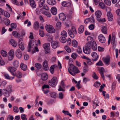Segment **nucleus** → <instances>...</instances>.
<instances>
[{
	"instance_id": "412c9836",
	"label": "nucleus",
	"mask_w": 120,
	"mask_h": 120,
	"mask_svg": "<svg viewBox=\"0 0 120 120\" xmlns=\"http://www.w3.org/2000/svg\"><path fill=\"white\" fill-rule=\"evenodd\" d=\"M95 14L97 19L100 18L102 15V13L100 11L98 10L95 12Z\"/></svg>"
},
{
	"instance_id": "37998d69",
	"label": "nucleus",
	"mask_w": 120,
	"mask_h": 120,
	"mask_svg": "<svg viewBox=\"0 0 120 120\" xmlns=\"http://www.w3.org/2000/svg\"><path fill=\"white\" fill-rule=\"evenodd\" d=\"M86 39L87 41L89 42H91L93 41V38L92 37L89 36L87 37Z\"/></svg>"
},
{
	"instance_id": "bb28decb",
	"label": "nucleus",
	"mask_w": 120,
	"mask_h": 120,
	"mask_svg": "<svg viewBox=\"0 0 120 120\" xmlns=\"http://www.w3.org/2000/svg\"><path fill=\"white\" fill-rule=\"evenodd\" d=\"M84 26L83 25L81 26L78 29V32L79 33H82L84 30Z\"/></svg>"
},
{
	"instance_id": "0eeeda50",
	"label": "nucleus",
	"mask_w": 120,
	"mask_h": 120,
	"mask_svg": "<svg viewBox=\"0 0 120 120\" xmlns=\"http://www.w3.org/2000/svg\"><path fill=\"white\" fill-rule=\"evenodd\" d=\"M14 51L13 50H11L10 51L8 56L9 60L11 61L12 60L14 57Z\"/></svg>"
},
{
	"instance_id": "20e7f679",
	"label": "nucleus",
	"mask_w": 120,
	"mask_h": 120,
	"mask_svg": "<svg viewBox=\"0 0 120 120\" xmlns=\"http://www.w3.org/2000/svg\"><path fill=\"white\" fill-rule=\"evenodd\" d=\"M45 27L47 31L49 33H52L55 32V29L52 25H46Z\"/></svg>"
},
{
	"instance_id": "6e6552de",
	"label": "nucleus",
	"mask_w": 120,
	"mask_h": 120,
	"mask_svg": "<svg viewBox=\"0 0 120 120\" xmlns=\"http://www.w3.org/2000/svg\"><path fill=\"white\" fill-rule=\"evenodd\" d=\"M18 44L19 48L22 50L24 49V47L23 45V42L22 39H20L18 41Z\"/></svg>"
},
{
	"instance_id": "2f4dec72",
	"label": "nucleus",
	"mask_w": 120,
	"mask_h": 120,
	"mask_svg": "<svg viewBox=\"0 0 120 120\" xmlns=\"http://www.w3.org/2000/svg\"><path fill=\"white\" fill-rule=\"evenodd\" d=\"M92 42H88L86 44L85 47L90 49L92 48Z\"/></svg>"
},
{
	"instance_id": "4468645a",
	"label": "nucleus",
	"mask_w": 120,
	"mask_h": 120,
	"mask_svg": "<svg viewBox=\"0 0 120 120\" xmlns=\"http://www.w3.org/2000/svg\"><path fill=\"white\" fill-rule=\"evenodd\" d=\"M48 74L46 73H43L41 76V79L43 81H45L48 78Z\"/></svg>"
},
{
	"instance_id": "ea45409f",
	"label": "nucleus",
	"mask_w": 120,
	"mask_h": 120,
	"mask_svg": "<svg viewBox=\"0 0 120 120\" xmlns=\"http://www.w3.org/2000/svg\"><path fill=\"white\" fill-rule=\"evenodd\" d=\"M62 112L64 114H66L68 115H69L70 117L72 116V115L68 111H66L64 110H63Z\"/></svg>"
},
{
	"instance_id": "dca6fc26",
	"label": "nucleus",
	"mask_w": 120,
	"mask_h": 120,
	"mask_svg": "<svg viewBox=\"0 0 120 120\" xmlns=\"http://www.w3.org/2000/svg\"><path fill=\"white\" fill-rule=\"evenodd\" d=\"M91 55L93 58V60L94 61L97 60L98 58V56L97 55V53L95 52H93L91 54Z\"/></svg>"
},
{
	"instance_id": "603ef678",
	"label": "nucleus",
	"mask_w": 120,
	"mask_h": 120,
	"mask_svg": "<svg viewBox=\"0 0 120 120\" xmlns=\"http://www.w3.org/2000/svg\"><path fill=\"white\" fill-rule=\"evenodd\" d=\"M90 80L88 78L85 77L84 78L83 80V81L84 83L86 84L87 82L89 81Z\"/></svg>"
},
{
	"instance_id": "6e6d98bb",
	"label": "nucleus",
	"mask_w": 120,
	"mask_h": 120,
	"mask_svg": "<svg viewBox=\"0 0 120 120\" xmlns=\"http://www.w3.org/2000/svg\"><path fill=\"white\" fill-rule=\"evenodd\" d=\"M4 15V16L6 17L9 18L10 16V14L7 11H5Z\"/></svg>"
},
{
	"instance_id": "bf43d9fd",
	"label": "nucleus",
	"mask_w": 120,
	"mask_h": 120,
	"mask_svg": "<svg viewBox=\"0 0 120 120\" xmlns=\"http://www.w3.org/2000/svg\"><path fill=\"white\" fill-rule=\"evenodd\" d=\"M39 34L41 37H43L45 35V33L42 30H40Z\"/></svg>"
},
{
	"instance_id": "f257e3e1",
	"label": "nucleus",
	"mask_w": 120,
	"mask_h": 120,
	"mask_svg": "<svg viewBox=\"0 0 120 120\" xmlns=\"http://www.w3.org/2000/svg\"><path fill=\"white\" fill-rule=\"evenodd\" d=\"M68 70L69 73L73 76L75 75L77 73L80 72L78 68L72 64H70V67L68 68Z\"/></svg>"
},
{
	"instance_id": "a878e982",
	"label": "nucleus",
	"mask_w": 120,
	"mask_h": 120,
	"mask_svg": "<svg viewBox=\"0 0 120 120\" xmlns=\"http://www.w3.org/2000/svg\"><path fill=\"white\" fill-rule=\"evenodd\" d=\"M27 66L23 63H21L20 65V68L23 71H25L26 70Z\"/></svg>"
},
{
	"instance_id": "8fccbe9b",
	"label": "nucleus",
	"mask_w": 120,
	"mask_h": 120,
	"mask_svg": "<svg viewBox=\"0 0 120 120\" xmlns=\"http://www.w3.org/2000/svg\"><path fill=\"white\" fill-rule=\"evenodd\" d=\"M89 70L88 69L86 66V67H84L83 70V72L84 73H86Z\"/></svg>"
},
{
	"instance_id": "69168bd1",
	"label": "nucleus",
	"mask_w": 120,
	"mask_h": 120,
	"mask_svg": "<svg viewBox=\"0 0 120 120\" xmlns=\"http://www.w3.org/2000/svg\"><path fill=\"white\" fill-rule=\"evenodd\" d=\"M92 76L94 79H97L98 78V77L94 72V74L92 75Z\"/></svg>"
},
{
	"instance_id": "a211bd4d",
	"label": "nucleus",
	"mask_w": 120,
	"mask_h": 120,
	"mask_svg": "<svg viewBox=\"0 0 120 120\" xmlns=\"http://www.w3.org/2000/svg\"><path fill=\"white\" fill-rule=\"evenodd\" d=\"M108 19L109 21H111L113 18V15L110 12H108L107 13Z\"/></svg>"
},
{
	"instance_id": "4d7b16f0",
	"label": "nucleus",
	"mask_w": 120,
	"mask_h": 120,
	"mask_svg": "<svg viewBox=\"0 0 120 120\" xmlns=\"http://www.w3.org/2000/svg\"><path fill=\"white\" fill-rule=\"evenodd\" d=\"M77 56V55L76 53H73L71 55V57L74 59H75Z\"/></svg>"
},
{
	"instance_id": "473e14b6",
	"label": "nucleus",
	"mask_w": 120,
	"mask_h": 120,
	"mask_svg": "<svg viewBox=\"0 0 120 120\" xmlns=\"http://www.w3.org/2000/svg\"><path fill=\"white\" fill-rule=\"evenodd\" d=\"M34 28L36 30L38 29L39 27V22L38 21L35 22L34 25Z\"/></svg>"
},
{
	"instance_id": "5701e85b",
	"label": "nucleus",
	"mask_w": 120,
	"mask_h": 120,
	"mask_svg": "<svg viewBox=\"0 0 120 120\" xmlns=\"http://www.w3.org/2000/svg\"><path fill=\"white\" fill-rule=\"evenodd\" d=\"M90 49L85 47L83 48V52L86 54H89L90 52Z\"/></svg>"
},
{
	"instance_id": "79ce46f5",
	"label": "nucleus",
	"mask_w": 120,
	"mask_h": 120,
	"mask_svg": "<svg viewBox=\"0 0 120 120\" xmlns=\"http://www.w3.org/2000/svg\"><path fill=\"white\" fill-rule=\"evenodd\" d=\"M105 3L107 5L109 6L111 4L110 0H104Z\"/></svg>"
},
{
	"instance_id": "aec40b11",
	"label": "nucleus",
	"mask_w": 120,
	"mask_h": 120,
	"mask_svg": "<svg viewBox=\"0 0 120 120\" xmlns=\"http://www.w3.org/2000/svg\"><path fill=\"white\" fill-rule=\"evenodd\" d=\"M59 18L62 20H64L66 18V16L63 13L60 14L59 15Z\"/></svg>"
},
{
	"instance_id": "4be33fe9",
	"label": "nucleus",
	"mask_w": 120,
	"mask_h": 120,
	"mask_svg": "<svg viewBox=\"0 0 120 120\" xmlns=\"http://www.w3.org/2000/svg\"><path fill=\"white\" fill-rule=\"evenodd\" d=\"M110 60V57L109 56L106 57L103 59L104 62L106 64L109 65V61Z\"/></svg>"
},
{
	"instance_id": "49530a36",
	"label": "nucleus",
	"mask_w": 120,
	"mask_h": 120,
	"mask_svg": "<svg viewBox=\"0 0 120 120\" xmlns=\"http://www.w3.org/2000/svg\"><path fill=\"white\" fill-rule=\"evenodd\" d=\"M56 27L58 28H60L61 26V23L60 22H57L56 24Z\"/></svg>"
},
{
	"instance_id": "9d476101",
	"label": "nucleus",
	"mask_w": 120,
	"mask_h": 120,
	"mask_svg": "<svg viewBox=\"0 0 120 120\" xmlns=\"http://www.w3.org/2000/svg\"><path fill=\"white\" fill-rule=\"evenodd\" d=\"M43 68L44 70L47 71L49 69L48 61L46 60L44 61L43 63Z\"/></svg>"
},
{
	"instance_id": "393cba45",
	"label": "nucleus",
	"mask_w": 120,
	"mask_h": 120,
	"mask_svg": "<svg viewBox=\"0 0 120 120\" xmlns=\"http://www.w3.org/2000/svg\"><path fill=\"white\" fill-rule=\"evenodd\" d=\"M48 2L49 5H55L56 3L55 0H48Z\"/></svg>"
},
{
	"instance_id": "e433bc0d",
	"label": "nucleus",
	"mask_w": 120,
	"mask_h": 120,
	"mask_svg": "<svg viewBox=\"0 0 120 120\" xmlns=\"http://www.w3.org/2000/svg\"><path fill=\"white\" fill-rule=\"evenodd\" d=\"M50 96L53 98H55L57 96L56 94L54 92H52L50 93Z\"/></svg>"
},
{
	"instance_id": "2eb2a0df",
	"label": "nucleus",
	"mask_w": 120,
	"mask_h": 120,
	"mask_svg": "<svg viewBox=\"0 0 120 120\" xmlns=\"http://www.w3.org/2000/svg\"><path fill=\"white\" fill-rule=\"evenodd\" d=\"M16 56L19 58H20L22 56L21 53L19 49H17L15 52Z\"/></svg>"
},
{
	"instance_id": "de8ad7c7",
	"label": "nucleus",
	"mask_w": 120,
	"mask_h": 120,
	"mask_svg": "<svg viewBox=\"0 0 120 120\" xmlns=\"http://www.w3.org/2000/svg\"><path fill=\"white\" fill-rule=\"evenodd\" d=\"M4 75L5 78L9 79H11V77L9 76V75L7 73H4Z\"/></svg>"
},
{
	"instance_id": "9b49d317",
	"label": "nucleus",
	"mask_w": 120,
	"mask_h": 120,
	"mask_svg": "<svg viewBox=\"0 0 120 120\" xmlns=\"http://www.w3.org/2000/svg\"><path fill=\"white\" fill-rule=\"evenodd\" d=\"M99 72L100 74L101 77L102 78L103 80H105V78L104 77L103 72H104L105 70L104 68L103 67H101L99 68Z\"/></svg>"
},
{
	"instance_id": "a18cd8bd",
	"label": "nucleus",
	"mask_w": 120,
	"mask_h": 120,
	"mask_svg": "<svg viewBox=\"0 0 120 120\" xmlns=\"http://www.w3.org/2000/svg\"><path fill=\"white\" fill-rule=\"evenodd\" d=\"M97 19L99 22H105L106 21L105 19V18H98Z\"/></svg>"
},
{
	"instance_id": "13d9d810",
	"label": "nucleus",
	"mask_w": 120,
	"mask_h": 120,
	"mask_svg": "<svg viewBox=\"0 0 120 120\" xmlns=\"http://www.w3.org/2000/svg\"><path fill=\"white\" fill-rule=\"evenodd\" d=\"M77 52L79 54H81L82 53L81 49L79 47H78L77 50Z\"/></svg>"
},
{
	"instance_id": "72a5a7b5",
	"label": "nucleus",
	"mask_w": 120,
	"mask_h": 120,
	"mask_svg": "<svg viewBox=\"0 0 120 120\" xmlns=\"http://www.w3.org/2000/svg\"><path fill=\"white\" fill-rule=\"evenodd\" d=\"M107 28L106 27L103 26L102 27L101 31L103 33L106 34L107 33Z\"/></svg>"
},
{
	"instance_id": "0e129e2a",
	"label": "nucleus",
	"mask_w": 120,
	"mask_h": 120,
	"mask_svg": "<svg viewBox=\"0 0 120 120\" xmlns=\"http://www.w3.org/2000/svg\"><path fill=\"white\" fill-rule=\"evenodd\" d=\"M59 98L61 99H62L63 98V94L62 93L60 92L59 94Z\"/></svg>"
},
{
	"instance_id": "5fc2aeb1",
	"label": "nucleus",
	"mask_w": 120,
	"mask_h": 120,
	"mask_svg": "<svg viewBox=\"0 0 120 120\" xmlns=\"http://www.w3.org/2000/svg\"><path fill=\"white\" fill-rule=\"evenodd\" d=\"M16 77L19 78H21L22 77V73L19 72H18L16 74Z\"/></svg>"
},
{
	"instance_id": "c9c22d12",
	"label": "nucleus",
	"mask_w": 120,
	"mask_h": 120,
	"mask_svg": "<svg viewBox=\"0 0 120 120\" xmlns=\"http://www.w3.org/2000/svg\"><path fill=\"white\" fill-rule=\"evenodd\" d=\"M72 44L73 46L76 48L77 47L78 45V42L75 40H73L72 41Z\"/></svg>"
},
{
	"instance_id": "a19ab883",
	"label": "nucleus",
	"mask_w": 120,
	"mask_h": 120,
	"mask_svg": "<svg viewBox=\"0 0 120 120\" xmlns=\"http://www.w3.org/2000/svg\"><path fill=\"white\" fill-rule=\"evenodd\" d=\"M5 64V63L2 59L1 56L0 55V65L1 66L4 65Z\"/></svg>"
},
{
	"instance_id": "cd10ccee",
	"label": "nucleus",
	"mask_w": 120,
	"mask_h": 120,
	"mask_svg": "<svg viewBox=\"0 0 120 120\" xmlns=\"http://www.w3.org/2000/svg\"><path fill=\"white\" fill-rule=\"evenodd\" d=\"M12 86L10 85L8 86L7 87L6 89L4 90H5L6 91H8L9 92L11 93L12 92Z\"/></svg>"
},
{
	"instance_id": "f8f14e48",
	"label": "nucleus",
	"mask_w": 120,
	"mask_h": 120,
	"mask_svg": "<svg viewBox=\"0 0 120 120\" xmlns=\"http://www.w3.org/2000/svg\"><path fill=\"white\" fill-rule=\"evenodd\" d=\"M50 44L49 43H46L43 45V46L45 49L48 52H49L50 50L49 48Z\"/></svg>"
},
{
	"instance_id": "f3484780",
	"label": "nucleus",
	"mask_w": 120,
	"mask_h": 120,
	"mask_svg": "<svg viewBox=\"0 0 120 120\" xmlns=\"http://www.w3.org/2000/svg\"><path fill=\"white\" fill-rule=\"evenodd\" d=\"M8 69L9 71L14 76L16 75V74L14 72L16 71L15 69V68L14 69H13L12 67H8Z\"/></svg>"
},
{
	"instance_id": "c03bdc74",
	"label": "nucleus",
	"mask_w": 120,
	"mask_h": 120,
	"mask_svg": "<svg viewBox=\"0 0 120 120\" xmlns=\"http://www.w3.org/2000/svg\"><path fill=\"white\" fill-rule=\"evenodd\" d=\"M4 90L5 91L4 94V96L7 97H9L10 96V94L11 93L9 92H8V91H6L5 90Z\"/></svg>"
},
{
	"instance_id": "7ed1b4c3",
	"label": "nucleus",
	"mask_w": 120,
	"mask_h": 120,
	"mask_svg": "<svg viewBox=\"0 0 120 120\" xmlns=\"http://www.w3.org/2000/svg\"><path fill=\"white\" fill-rule=\"evenodd\" d=\"M58 79L57 77H54L48 82V84L54 87L55 86L58 82Z\"/></svg>"
},
{
	"instance_id": "58836bf2",
	"label": "nucleus",
	"mask_w": 120,
	"mask_h": 120,
	"mask_svg": "<svg viewBox=\"0 0 120 120\" xmlns=\"http://www.w3.org/2000/svg\"><path fill=\"white\" fill-rule=\"evenodd\" d=\"M1 53L3 56L4 57L7 56V53L5 51L3 50H1Z\"/></svg>"
},
{
	"instance_id": "052dcab7",
	"label": "nucleus",
	"mask_w": 120,
	"mask_h": 120,
	"mask_svg": "<svg viewBox=\"0 0 120 120\" xmlns=\"http://www.w3.org/2000/svg\"><path fill=\"white\" fill-rule=\"evenodd\" d=\"M65 49L68 53L70 52L71 50L70 48L68 46H66L65 47Z\"/></svg>"
},
{
	"instance_id": "09e8293b",
	"label": "nucleus",
	"mask_w": 120,
	"mask_h": 120,
	"mask_svg": "<svg viewBox=\"0 0 120 120\" xmlns=\"http://www.w3.org/2000/svg\"><path fill=\"white\" fill-rule=\"evenodd\" d=\"M99 5L100 7V8L103 9L105 8V5L104 3L102 2H100L99 4Z\"/></svg>"
},
{
	"instance_id": "864d4df0",
	"label": "nucleus",
	"mask_w": 120,
	"mask_h": 120,
	"mask_svg": "<svg viewBox=\"0 0 120 120\" xmlns=\"http://www.w3.org/2000/svg\"><path fill=\"white\" fill-rule=\"evenodd\" d=\"M13 110L14 112L16 113H18L19 111V109L18 107L15 106L13 108Z\"/></svg>"
},
{
	"instance_id": "6ab92c4d",
	"label": "nucleus",
	"mask_w": 120,
	"mask_h": 120,
	"mask_svg": "<svg viewBox=\"0 0 120 120\" xmlns=\"http://www.w3.org/2000/svg\"><path fill=\"white\" fill-rule=\"evenodd\" d=\"M29 2L30 6L32 8H36V4L34 0H29Z\"/></svg>"
},
{
	"instance_id": "c85d7f7f",
	"label": "nucleus",
	"mask_w": 120,
	"mask_h": 120,
	"mask_svg": "<svg viewBox=\"0 0 120 120\" xmlns=\"http://www.w3.org/2000/svg\"><path fill=\"white\" fill-rule=\"evenodd\" d=\"M60 40L61 42L63 43H65L67 41V39L66 37L61 36L60 38Z\"/></svg>"
},
{
	"instance_id": "39448f33",
	"label": "nucleus",
	"mask_w": 120,
	"mask_h": 120,
	"mask_svg": "<svg viewBox=\"0 0 120 120\" xmlns=\"http://www.w3.org/2000/svg\"><path fill=\"white\" fill-rule=\"evenodd\" d=\"M36 44L34 42H32L31 41L29 42V43L28 48V51L29 52L31 50V48H32L33 49L36 46Z\"/></svg>"
},
{
	"instance_id": "b1692460",
	"label": "nucleus",
	"mask_w": 120,
	"mask_h": 120,
	"mask_svg": "<svg viewBox=\"0 0 120 120\" xmlns=\"http://www.w3.org/2000/svg\"><path fill=\"white\" fill-rule=\"evenodd\" d=\"M51 13L54 15H56L57 13V10L55 7H52L51 9Z\"/></svg>"
},
{
	"instance_id": "7c9ffc66",
	"label": "nucleus",
	"mask_w": 120,
	"mask_h": 120,
	"mask_svg": "<svg viewBox=\"0 0 120 120\" xmlns=\"http://www.w3.org/2000/svg\"><path fill=\"white\" fill-rule=\"evenodd\" d=\"M92 48L94 50H95L97 49V46L95 42H93L92 43Z\"/></svg>"
},
{
	"instance_id": "338daca9",
	"label": "nucleus",
	"mask_w": 120,
	"mask_h": 120,
	"mask_svg": "<svg viewBox=\"0 0 120 120\" xmlns=\"http://www.w3.org/2000/svg\"><path fill=\"white\" fill-rule=\"evenodd\" d=\"M104 50V49L103 47H101L100 46H98V51L100 52L103 51Z\"/></svg>"
},
{
	"instance_id": "f03ea898",
	"label": "nucleus",
	"mask_w": 120,
	"mask_h": 120,
	"mask_svg": "<svg viewBox=\"0 0 120 120\" xmlns=\"http://www.w3.org/2000/svg\"><path fill=\"white\" fill-rule=\"evenodd\" d=\"M76 29L74 26L72 27L71 29H69L68 30V34L70 37L72 38L74 37V34H76Z\"/></svg>"
},
{
	"instance_id": "423d86ee",
	"label": "nucleus",
	"mask_w": 120,
	"mask_h": 120,
	"mask_svg": "<svg viewBox=\"0 0 120 120\" xmlns=\"http://www.w3.org/2000/svg\"><path fill=\"white\" fill-rule=\"evenodd\" d=\"M98 38L100 42L101 43H104L105 42V37L102 34L99 35L98 36Z\"/></svg>"
},
{
	"instance_id": "1a4fd4ad",
	"label": "nucleus",
	"mask_w": 120,
	"mask_h": 120,
	"mask_svg": "<svg viewBox=\"0 0 120 120\" xmlns=\"http://www.w3.org/2000/svg\"><path fill=\"white\" fill-rule=\"evenodd\" d=\"M51 45L52 48L56 49L59 46V42L57 41H53L51 43Z\"/></svg>"
},
{
	"instance_id": "ddd939ff",
	"label": "nucleus",
	"mask_w": 120,
	"mask_h": 120,
	"mask_svg": "<svg viewBox=\"0 0 120 120\" xmlns=\"http://www.w3.org/2000/svg\"><path fill=\"white\" fill-rule=\"evenodd\" d=\"M9 42L14 47H15L16 46L17 43L15 40L12 39H10L9 40Z\"/></svg>"
},
{
	"instance_id": "3c124183",
	"label": "nucleus",
	"mask_w": 120,
	"mask_h": 120,
	"mask_svg": "<svg viewBox=\"0 0 120 120\" xmlns=\"http://www.w3.org/2000/svg\"><path fill=\"white\" fill-rule=\"evenodd\" d=\"M10 23V21L8 19H6L5 22V24L7 26L9 25Z\"/></svg>"
},
{
	"instance_id": "680f3d73",
	"label": "nucleus",
	"mask_w": 120,
	"mask_h": 120,
	"mask_svg": "<svg viewBox=\"0 0 120 120\" xmlns=\"http://www.w3.org/2000/svg\"><path fill=\"white\" fill-rule=\"evenodd\" d=\"M7 29H5L4 27H3L2 28V30L1 33V34H4L7 31Z\"/></svg>"
},
{
	"instance_id": "c756f323",
	"label": "nucleus",
	"mask_w": 120,
	"mask_h": 120,
	"mask_svg": "<svg viewBox=\"0 0 120 120\" xmlns=\"http://www.w3.org/2000/svg\"><path fill=\"white\" fill-rule=\"evenodd\" d=\"M14 67V68L16 69L17 68L19 65V63L18 61L15 60L13 63Z\"/></svg>"
},
{
	"instance_id": "e2e57ef3",
	"label": "nucleus",
	"mask_w": 120,
	"mask_h": 120,
	"mask_svg": "<svg viewBox=\"0 0 120 120\" xmlns=\"http://www.w3.org/2000/svg\"><path fill=\"white\" fill-rule=\"evenodd\" d=\"M115 37L114 36H112L111 40L112 44L116 42V41L115 40Z\"/></svg>"
},
{
	"instance_id": "f704fd0d",
	"label": "nucleus",
	"mask_w": 120,
	"mask_h": 120,
	"mask_svg": "<svg viewBox=\"0 0 120 120\" xmlns=\"http://www.w3.org/2000/svg\"><path fill=\"white\" fill-rule=\"evenodd\" d=\"M35 67L38 69H40L42 67V65L38 63H36L35 64Z\"/></svg>"
},
{
	"instance_id": "774afa93",
	"label": "nucleus",
	"mask_w": 120,
	"mask_h": 120,
	"mask_svg": "<svg viewBox=\"0 0 120 120\" xmlns=\"http://www.w3.org/2000/svg\"><path fill=\"white\" fill-rule=\"evenodd\" d=\"M96 65L98 66H102L103 65V63L100 60L96 64Z\"/></svg>"
},
{
	"instance_id": "4c0bfd02",
	"label": "nucleus",
	"mask_w": 120,
	"mask_h": 120,
	"mask_svg": "<svg viewBox=\"0 0 120 120\" xmlns=\"http://www.w3.org/2000/svg\"><path fill=\"white\" fill-rule=\"evenodd\" d=\"M61 35L64 37H66L67 36V32L65 30H63L61 31Z\"/></svg>"
}]
</instances>
